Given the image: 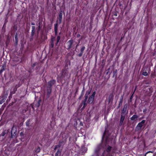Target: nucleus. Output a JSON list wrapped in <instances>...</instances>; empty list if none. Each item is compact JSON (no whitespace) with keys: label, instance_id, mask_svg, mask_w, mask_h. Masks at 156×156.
Segmentation results:
<instances>
[{"label":"nucleus","instance_id":"14","mask_svg":"<svg viewBox=\"0 0 156 156\" xmlns=\"http://www.w3.org/2000/svg\"><path fill=\"white\" fill-rule=\"evenodd\" d=\"M60 151H58L55 154V156H58V154H60Z\"/></svg>","mask_w":156,"mask_h":156},{"label":"nucleus","instance_id":"23","mask_svg":"<svg viewBox=\"0 0 156 156\" xmlns=\"http://www.w3.org/2000/svg\"><path fill=\"white\" fill-rule=\"evenodd\" d=\"M49 88V90H48V93L49 94L50 93H51V88Z\"/></svg>","mask_w":156,"mask_h":156},{"label":"nucleus","instance_id":"16","mask_svg":"<svg viewBox=\"0 0 156 156\" xmlns=\"http://www.w3.org/2000/svg\"><path fill=\"white\" fill-rule=\"evenodd\" d=\"M40 149L39 148H37L36 150V152H39L40 151Z\"/></svg>","mask_w":156,"mask_h":156},{"label":"nucleus","instance_id":"9","mask_svg":"<svg viewBox=\"0 0 156 156\" xmlns=\"http://www.w3.org/2000/svg\"><path fill=\"white\" fill-rule=\"evenodd\" d=\"M94 98L91 96L89 98L88 100V101L90 102H92L93 99H94Z\"/></svg>","mask_w":156,"mask_h":156},{"label":"nucleus","instance_id":"21","mask_svg":"<svg viewBox=\"0 0 156 156\" xmlns=\"http://www.w3.org/2000/svg\"><path fill=\"white\" fill-rule=\"evenodd\" d=\"M29 121H28L26 122V125L27 126H29Z\"/></svg>","mask_w":156,"mask_h":156},{"label":"nucleus","instance_id":"30","mask_svg":"<svg viewBox=\"0 0 156 156\" xmlns=\"http://www.w3.org/2000/svg\"><path fill=\"white\" fill-rule=\"evenodd\" d=\"M143 112H145V110H144Z\"/></svg>","mask_w":156,"mask_h":156},{"label":"nucleus","instance_id":"1","mask_svg":"<svg viewBox=\"0 0 156 156\" xmlns=\"http://www.w3.org/2000/svg\"><path fill=\"white\" fill-rule=\"evenodd\" d=\"M145 122V120H143L142 121L139 123L136 126V128L138 129H140L141 127L143 126V125L144 123Z\"/></svg>","mask_w":156,"mask_h":156},{"label":"nucleus","instance_id":"22","mask_svg":"<svg viewBox=\"0 0 156 156\" xmlns=\"http://www.w3.org/2000/svg\"><path fill=\"white\" fill-rule=\"evenodd\" d=\"M85 48L84 47H83L81 49V51H83V50H84Z\"/></svg>","mask_w":156,"mask_h":156},{"label":"nucleus","instance_id":"24","mask_svg":"<svg viewBox=\"0 0 156 156\" xmlns=\"http://www.w3.org/2000/svg\"><path fill=\"white\" fill-rule=\"evenodd\" d=\"M105 132L104 134V135H103V138H104V137H105Z\"/></svg>","mask_w":156,"mask_h":156},{"label":"nucleus","instance_id":"27","mask_svg":"<svg viewBox=\"0 0 156 156\" xmlns=\"http://www.w3.org/2000/svg\"><path fill=\"white\" fill-rule=\"evenodd\" d=\"M56 30H57L56 29V27H55V31L56 32Z\"/></svg>","mask_w":156,"mask_h":156},{"label":"nucleus","instance_id":"15","mask_svg":"<svg viewBox=\"0 0 156 156\" xmlns=\"http://www.w3.org/2000/svg\"><path fill=\"white\" fill-rule=\"evenodd\" d=\"M143 75H144V76H147V72H144L143 73Z\"/></svg>","mask_w":156,"mask_h":156},{"label":"nucleus","instance_id":"11","mask_svg":"<svg viewBox=\"0 0 156 156\" xmlns=\"http://www.w3.org/2000/svg\"><path fill=\"white\" fill-rule=\"evenodd\" d=\"M68 43L69 44V48H70L72 45V43H73L72 40H69V41L68 42Z\"/></svg>","mask_w":156,"mask_h":156},{"label":"nucleus","instance_id":"7","mask_svg":"<svg viewBox=\"0 0 156 156\" xmlns=\"http://www.w3.org/2000/svg\"><path fill=\"white\" fill-rule=\"evenodd\" d=\"M55 81L54 80L50 81L48 83V84L50 87H51L55 83Z\"/></svg>","mask_w":156,"mask_h":156},{"label":"nucleus","instance_id":"12","mask_svg":"<svg viewBox=\"0 0 156 156\" xmlns=\"http://www.w3.org/2000/svg\"><path fill=\"white\" fill-rule=\"evenodd\" d=\"M126 108H124L123 109V110H122V115H123L125 113V112H126Z\"/></svg>","mask_w":156,"mask_h":156},{"label":"nucleus","instance_id":"13","mask_svg":"<svg viewBox=\"0 0 156 156\" xmlns=\"http://www.w3.org/2000/svg\"><path fill=\"white\" fill-rule=\"evenodd\" d=\"M111 148L112 147H111L108 146V147L107 148L106 150L108 152H109L110 151V150L111 149Z\"/></svg>","mask_w":156,"mask_h":156},{"label":"nucleus","instance_id":"26","mask_svg":"<svg viewBox=\"0 0 156 156\" xmlns=\"http://www.w3.org/2000/svg\"><path fill=\"white\" fill-rule=\"evenodd\" d=\"M80 34H77V37H80Z\"/></svg>","mask_w":156,"mask_h":156},{"label":"nucleus","instance_id":"33","mask_svg":"<svg viewBox=\"0 0 156 156\" xmlns=\"http://www.w3.org/2000/svg\"><path fill=\"white\" fill-rule=\"evenodd\" d=\"M0 104H1V102H0Z\"/></svg>","mask_w":156,"mask_h":156},{"label":"nucleus","instance_id":"6","mask_svg":"<svg viewBox=\"0 0 156 156\" xmlns=\"http://www.w3.org/2000/svg\"><path fill=\"white\" fill-rule=\"evenodd\" d=\"M99 147H97L95 150V153L96 154V155L99 156L100 154V152L99 151Z\"/></svg>","mask_w":156,"mask_h":156},{"label":"nucleus","instance_id":"20","mask_svg":"<svg viewBox=\"0 0 156 156\" xmlns=\"http://www.w3.org/2000/svg\"><path fill=\"white\" fill-rule=\"evenodd\" d=\"M5 132H3L1 134V135L2 136H5Z\"/></svg>","mask_w":156,"mask_h":156},{"label":"nucleus","instance_id":"4","mask_svg":"<svg viewBox=\"0 0 156 156\" xmlns=\"http://www.w3.org/2000/svg\"><path fill=\"white\" fill-rule=\"evenodd\" d=\"M125 118V116L123 115H121V117L120 122V123H119L120 125H122V124L123 122L124 121Z\"/></svg>","mask_w":156,"mask_h":156},{"label":"nucleus","instance_id":"28","mask_svg":"<svg viewBox=\"0 0 156 156\" xmlns=\"http://www.w3.org/2000/svg\"><path fill=\"white\" fill-rule=\"evenodd\" d=\"M31 25H35V24L34 23H31Z\"/></svg>","mask_w":156,"mask_h":156},{"label":"nucleus","instance_id":"3","mask_svg":"<svg viewBox=\"0 0 156 156\" xmlns=\"http://www.w3.org/2000/svg\"><path fill=\"white\" fill-rule=\"evenodd\" d=\"M16 128L13 127L11 131V134L12 136H14L16 134Z\"/></svg>","mask_w":156,"mask_h":156},{"label":"nucleus","instance_id":"18","mask_svg":"<svg viewBox=\"0 0 156 156\" xmlns=\"http://www.w3.org/2000/svg\"><path fill=\"white\" fill-rule=\"evenodd\" d=\"M15 39H16V41L17 42V34L15 35Z\"/></svg>","mask_w":156,"mask_h":156},{"label":"nucleus","instance_id":"29","mask_svg":"<svg viewBox=\"0 0 156 156\" xmlns=\"http://www.w3.org/2000/svg\"><path fill=\"white\" fill-rule=\"evenodd\" d=\"M79 56H81V55H79Z\"/></svg>","mask_w":156,"mask_h":156},{"label":"nucleus","instance_id":"10","mask_svg":"<svg viewBox=\"0 0 156 156\" xmlns=\"http://www.w3.org/2000/svg\"><path fill=\"white\" fill-rule=\"evenodd\" d=\"M35 27L34 26H32V34L34 35V34L35 32Z\"/></svg>","mask_w":156,"mask_h":156},{"label":"nucleus","instance_id":"32","mask_svg":"<svg viewBox=\"0 0 156 156\" xmlns=\"http://www.w3.org/2000/svg\"><path fill=\"white\" fill-rule=\"evenodd\" d=\"M0 104H1V102H0Z\"/></svg>","mask_w":156,"mask_h":156},{"label":"nucleus","instance_id":"5","mask_svg":"<svg viewBox=\"0 0 156 156\" xmlns=\"http://www.w3.org/2000/svg\"><path fill=\"white\" fill-rule=\"evenodd\" d=\"M62 16V12L61 11L59 12L58 19L60 23H61Z\"/></svg>","mask_w":156,"mask_h":156},{"label":"nucleus","instance_id":"31","mask_svg":"<svg viewBox=\"0 0 156 156\" xmlns=\"http://www.w3.org/2000/svg\"><path fill=\"white\" fill-rule=\"evenodd\" d=\"M126 156H128L127 155H126Z\"/></svg>","mask_w":156,"mask_h":156},{"label":"nucleus","instance_id":"17","mask_svg":"<svg viewBox=\"0 0 156 156\" xmlns=\"http://www.w3.org/2000/svg\"><path fill=\"white\" fill-rule=\"evenodd\" d=\"M57 43H58V42H59V41L60 40V37L59 36H58L57 37Z\"/></svg>","mask_w":156,"mask_h":156},{"label":"nucleus","instance_id":"25","mask_svg":"<svg viewBox=\"0 0 156 156\" xmlns=\"http://www.w3.org/2000/svg\"><path fill=\"white\" fill-rule=\"evenodd\" d=\"M87 151V148L86 147H84V151Z\"/></svg>","mask_w":156,"mask_h":156},{"label":"nucleus","instance_id":"19","mask_svg":"<svg viewBox=\"0 0 156 156\" xmlns=\"http://www.w3.org/2000/svg\"><path fill=\"white\" fill-rule=\"evenodd\" d=\"M95 94H96V92H93V93L91 96L93 97L94 98Z\"/></svg>","mask_w":156,"mask_h":156},{"label":"nucleus","instance_id":"2","mask_svg":"<svg viewBox=\"0 0 156 156\" xmlns=\"http://www.w3.org/2000/svg\"><path fill=\"white\" fill-rule=\"evenodd\" d=\"M90 91H87L86 93V94H85V101H84V102H83V104H84V105H85V103H86V101H87V98H88V95L90 94Z\"/></svg>","mask_w":156,"mask_h":156},{"label":"nucleus","instance_id":"8","mask_svg":"<svg viewBox=\"0 0 156 156\" xmlns=\"http://www.w3.org/2000/svg\"><path fill=\"white\" fill-rule=\"evenodd\" d=\"M138 118V116L137 115H134L131 118V120H134L135 119H137Z\"/></svg>","mask_w":156,"mask_h":156}]
</instances>
